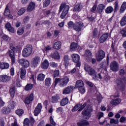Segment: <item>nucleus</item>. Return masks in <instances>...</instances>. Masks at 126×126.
I'll return each instance as SVG.
<instances>
[{
  "instance_id": "obj_21",
  "label": "nucleus",
  "mask_w": 126,
  "mask_h": 126,
  "mask_svg": "<svg viewBox=\"0 0 126 126\" xmlns=\"http://www.w3.org/2000/svg\"><path fill=\"white\" fill-rule=\"evenodd\" d=\"M62 47V42L61 41H57L54 43L52 48L55 50H60Z\"/></svg>"
},
{
  "instance_id": "obj_42",
  "label": "nucleus",
  "mask_w": 126,
  "mask_h": 126,
  "mask_svg": "<svg viewBox=\"0 0 126 126\" xmlns=\"http://www.w3.org/2000/svg\"><path fill=\"white\" fill-rule=\"evenodd\" d=\"M9 92L11 94V97H12V98H13V97H14V95L15 94V87H13L10 88L9 90Z\"/></svg>"
},
{
  "instance_id": "obj_5",
  "label": "nucleus",
  "mask_w": 126,
  "mask_h": 126,
  "mask_svg": "<svg viewBox=\"0 0 126 126\" xmlns=\"http://www.w3.org/2000/svg\"><path fill=\"white\" fill-rule=\"evenodd\" d=\"M93 111V108H92V107H91L90 105H88L84 110L82 111V114L83 116H86L87 117H88V118H90V117H91L90 114Z\"/></svg>"
},
{
  "instance_id": "obj_27",
  "label": "nucleus",
  "mask_w": 126,
  "mask_h": 126,
  "mask_svg": "<svg viewBox=\"0 0 126 126\" xmlns=\"http://www.w3.org/2000/svg\"><path fill=\"white\" fill-rule=\"evenodd\" d=\"M26 74V69L25 68L22 67L20 68V77L21 79L25 78V75Z\"/></svg>"
},
{
  "instance_id": "obj_37",
  "label": "nucleus",
  "mask_w": 126,
  "mask_h": 126,
  "mask_svg": "<svg viewBox=\"0 0 126 126\" xmlns=\"http://www.w3.org/2000/svg\"><path fill=\"white\" fill-rule=\"evenodd\" d=\"M121 102V100L120 98H117L116 99H112L110 101L111 104L112 105H119Z\"/></svg>"
},
{
  "instance_id": "obj_11",
  "label": "nucleus",
  "mask_w": 126,
  "mask_h": 126,
  "mask_svg": "<svg viewBox=\"0 0 126 126\" xmlns=\"http://www.w3.org/2000/svg\"><path fill=\"white\" fill-rule=\"evenodd\" d=\"M84 27V25L83 24V23L82 22H79L75 25L73 29L75 31H77V32H80V31L82 30V28Z\"/></svg>"
},
{
  "instance_id": "obj_63",
  "label": "nucleus",
  "mask_w": 126,
  "mask_h": 126,
  "mask_svg": "<svg viewBox=\"0 0 126 126\" xmlns=\"http://www.w3.org/2000/svg\"><path fill=\"white\" fill-rule=\"evenodd\" d=\"M91 68V67H90L89 65H85L84 69L85 70H86V71H88Z\"/></svg>"
},
{
  "instance_id": "obj_38",
  "label": "nucleus",
  "mask_w": 126,
  "mask_h": 126,
  "mask_svg": "<svg viewBox=\"0 0 126 126\" xmlns=\"http://www.w3.org/2000/svg\"><path fill=\"white\" fill-rule=\"evenodd\" d=\"M45 75L43 73H40L37 75V80L38 81H43L45 79Z\"/></svg>"
},
{
  "instance_id": "obj_36",
  "label": "nucleus",
  "mask_w": 126,
  "mask_h": 126,
  "mask_svg": "<svg viewBox=\"0 0 126 126\" xmlns=\"http://www.w3.org/2000/svg\"><path fill=\"white\" fill-rule=\"evenodd\" d=\"M68 103V98L67 97H65L63 98L60 102L61 106H65Z\"/></svg>"
},
{
  "instance_id": "obj_18",
  "label": "nucleus",
  "mask_w": 126,
  "mask_h": 126,
  "mask_svg": "<svg viewBox=\"0 0 126 126\" xmlns=\"http://www.w3.org/2000/svg\"><path fill=\"white\" fill-rule=\"evenodd\" d=\"M33 99H34L33 94H31L29 96L26 98L25 100V103L28 104H30V103L33 101Z\"/></svg>"
},
{
  "instance_id": "obj_60",
  "label": "nucleus",
  "mask_w": 126,
  "mask_h": 126,
  "mask_svg": "<svg viewBox=\"0 0 126 126\" xmlns=\"http://www.w3.org/2000/svg\"><path fill=\"white\" fill-rule=\"evenodd\" d=\"M51 66L52 67H58V63L53 62L50 64Z\"/></svg>"
},
{
  "instance_id": "obj_3",
  "label": "nucleus",
  "mask_w": 126,
  "mask_h": 126,
  "mask_svg": "<svg viewBox=\"0 0 126 126\" xmlns=\"http://www.w3.org/2000/svg\"><path fill=\"white\" fill-rule=\"evenodd\" d=\"M32 45L30 44L27 45L23 49L22 55L24 58H27L32 54Z\"/></svg>"
},
{
  "instance_id": "obj_35",
  "label": "nucleus",
  "mask_w": 126,
  "mask_h": 126,
  "mask_svg": "<svg viewBox=\"0 0 126 126\" xmlns=\"http://www.w3.org/2000/svg\"><path fill=\"white\" fill-rule=\"evenodd\" d=\"M120 24L121 27L126 26V16H124L120 21Z\"/></svg>"
},
{
  "instance_id": "obj_20",
  "label": "nucleus",
  "mask_w": 126,
  "mask_h": 126,
  "mask_svg": "<svg viewBox=\"0 0 126 126\" xmlns=\"http://www.w3.org/2000/svg\"><path fill=\"white\" fill-rule=\"evenodd\" d=\"M108 37L109 34L108 33L102 34L99 38V42L101 44H102V43H104V42H105L108 39Z\"/></svg>"
},
{
  "instance_id": "obj_13",
  "label": "nucleus",
  "mask_w": 126,
  "mask_h": 126,
  "mask_svg": "<svg viewBox=\"0 0 126 126\" xmlns=\"http://www.w3.org/2000/svg\"><path fill=\"white\" fill-rule=\"evenodd\" d=\"M4 15L6 17H8L9 19H13V16L10 14V10L8 8V5H6L4 11Z\"/></svg>"
},
{
  "instance_id": "obj_19",
  "label": "nucleus",
  "mask_w": 126,
  "mask_h": 126,
  "mask_svg": "<svg viewBox=\"0 0 126 126\" xmlns=\"http://www.w3.org/2000/svg\"><path fill=\"white\" fill-rule=\"evenodd\" d=\"M9 56L11 59V62L12 63H15V56L14 55V52L13 50H10L8 51Z\"/></svg>"
},
{
  "instance_id": "obj_43",
  "label": "nucleus",
  "mask_w": 126,
  "mask_h": 126,
  "mask_svg": "<svg viewBox=\"0 0 126 126\" xmlns=\"http://www.w3.org/2000/svg\"><path fill=\"white\" fill-rule=\"evenodd\" d=\"M77 48V43H72L70 45V51L72 52L75 51V49Z\"/></svg>"
},
{
  "instance_id": "obj_28",
  "label": "nucleus",
  "mask_w": 126,
  "mask_h": 126,
  "mask_svg": "<svg viewBox=\"0 0 126 126\" xmlns=\"http://www.w3.org/2000/svg\"><path fill=\"white\" fill-rule=\"evenodd\" d=\"M84 86V83L81 80H79L76 81L75 87L76 88H81Z\"/></svg>"
},
{
  "instance_id": "obj_56",
  "label": "nucleus",
  "mask_w": 126,
  "mask_h": 126,
  "mask_svg": "<svg viewBox=\"0 0 126 126\" xmlns=\"http://www.w3.org/2000/svg\"><path fill=\"white\" fill-rule=\"evenodd\" d=\"M110 124H115V125H118L119 124V120H115L114 119H111L110 120Z\"/></svg>"
},
{
  "instance_id": "obj_1",
  "label": "nucleus",
  "mask_w": 126,
  "mask_h": 126,
  "mask_svg": "<svg viewBox=\"0 0 126 126\" xmlns=\"http://www.w3.org/2000/svg\"><path fill=\"white\" fill-rule=\"evenodd\" d=\"M68 82H69V78L67 76H65L63 78H55L54 80V86L56 87L58 84L60 87H64L67 85Z\"/></svg>"
},
{
  "instance_id": "obj_61",
  "label": "nucleus",
  "mask_w": 126,
  "mask_h": 126,
  "mask_svg": "<svg viewBox=\"0 0 126 126\" xmlns=\"http://www.w3.org/2000/svg\"><path fill=\"white\" fill-rule=\"evenodd\" d=\"M30 79L32 80L33 82H35V80H36V76L34 75H32L30 77Z\"/></svg>"
},
{
  "instance_id": "obj_46",
  "label": "nucleus",
  "mask_w": 126,
  "mask_h": 126,
  "mask_svg": "<svg viewBox=\"0 0 126 126\" xmlns=\"http://www.w3.org/2000/svg\"><path fill=\"white\" fill-rule=\"evenodd\" d=\"M16 114L19 117H21L24 114V110L23 109H18L16 111Z\"/></svg>"
},
{
  "instance_id": "obj_4",
  "label": "nucleus",
  "mask_w": 126,
  "mask_h": 126,
  "mask_svg": "<svg viewBox=\"0 0 126 126\" xmlns=\"http://www.w3.org/2000/svg\"><path fill=\"white\" fill-rule=\"evenodd\" d=\"M110 70L114 71V72H117L120 70V65L119 63L116 61H113L110 64Z\"/></svg>"
},
{
  "instance_id": "obj_30",
  "label": "nucleus",
  "mask_w": 126,
  "mask_h": 126,
  "mask_svg": "<svg viewBox=\"0 0 126 126\" xmlns=\"http://www.w3.org/2000/svg\"><path fill=\"white\" fill-rule=\"evenodd\" d=\"M72 58L74 63H78V62H79V60H80L79 55L77 54H73L72 55Z\"/></svg>"
},
{
  "instance_id": "obj_32",
  "label": "nucleus",
  "mask_w": 126,
  "mask_h": 126,
  "mask_svg": "<svg viewBox=\"0 0 126 126\" xmlns=\"http://www.w3.org/2000/svg\"><path fill=\"white\" fill-rule=\"evenodd\" d=\"M9 67V64L6 63H0V68L1 69H7Z\"/></svg>"
},
{
  "instance_id": "obj_58",
  "label": "nucleus",
  "mask_w": 126,
  "mask_h": 126,
  "mask_svg": "<svg viewBox=\"0 0 126 126\" xmlns=\"http://www.w3.org/2000/svg\"><path fill=\"white\" fill-rule=\"evenodd\" d=\"M10 49L11 50H12V51H13V52H17V51H18L19 48L17 46H10Z\"/></svg>"
},
{
  "instance_id": "obj_34",
  "label": "nucleus",
  "mask_w": 126,
  "mask_h": 126,
  "mask_svg": "<svg viewBox=\"0 0 126 126\" xmlns=\"http://www.w3.org/2000/svg\"><path fill=\"white\" fill-rule=\"evenodd\" d=\"M102 73H98L97 75V73L93 76V78L94 80H98V79H102Z\"/></svg>"
},
{
  "instance_id": "obj_17",
  "label": "nucleus",
  "mask_w": 126,
  "mask_h": 126,
  "mask_svg": "<svg viewBox=\"0 0 126 126\" xmlns=\"http://www.w3.org/2000/svg\"><path fill=\"white\" fill-rule=\"evenodd\" d=\"M60 100H61V97L59 94H57L51 97V102L53 103H58Z\"/></svg>"
},
{
  "instance_id": "obj_24",
  "label": "nucleus",
  "mask_w": 126,
  "mask_h": 126,
  "mask_svg": "<svg viewBox=\"0 0 126 126\" xmlns=\"http://www.w3.org/2000/svg\"><path fill=\"white\" fill-rule=\"evenodd\" d=\"M106 7V5H104V4H99L97 8V12H99L100 14L103 12V11L104 9H105Z\"/></svg>"
},
{
  "instance_id": "obj_31",
  "label": "nucleus",
  "mask_w": 126,
  "mask_h": 126,
  "mask_svg": "<svg viewBox=\"0 0 126 126\" xmlns=\"http://www.w3.org/2000/svg\"><path fill=\"white\" fill-rule=\"evenodd\" d=\"M35 3L33 2H31L27 8L28 11H32L33 9H35Z\"/></svg>"
},
{
  "instance_id": "obj_41",
  "label": "nucleus",
  "mask_w": 126,
  "mask_h": 126,
  "mask_svg": "<svg viewBox=\"0 0 126 126\" xmlns=\"http://www.w3.org/2000/svg\"><path fill=\"white\" fill-rule=\"evenodd\" d=\"M126 9V2H124L120 7V13H123Z\"/></svg>"
},
{
  "instance_id": "obj_23",
  "label": "nucleus",
  "mask_w": 126,
  "mask_h": 126,
  "mask_svg": "<svg viewBox=\"0 0 126 126\" xmlns=\"http://www.w3.org/2000/svg\"><path fill=\"white\" fill-rule=\"evenodd\" d=\"M10 108L7 107H4L1 110V113L3 115H7L10 113Z\"/></svg>"
},
{
  "instance_id": "obj_55",
  "label": "nucleus",
  "mask_w": 126,
  "mask_h": 126,
  "mask_svg": "<svg viewBox=\"0 0 126 126\" xmlns=\"http://www.w3.org/2000/svg\"><path fill=\"white\" fill-rule=\"evenodd\" d=\"M120 8V6H119V2L118 1L114 3V11H117L118 9Z\"/></svg>"
},
{
  "instance_id": "obj_49",
  "label": "nucleus",
  "mask_w": 126,
  "mask_h": 126,
  "mask_svg": "<svg viewBox=\"0 0 126 126\" xmlns=\"http://www.w3.org/2000/svg\"><path fill=\"white\" fill-rule=\"evenodd\" d=\"M25 11H26V9L25 8H22L18 11V15L19 16L22 15L23 14H24Z\"/></svg>"
},
{
  "instance_id": "obj_54",
  "label": "nucleus",
  "mask_w": 126,
  "mask_h": 126,
  "mask_svg": "<svg viewBox=\"0 0 126 126\" xmlns=\"http://www.w3.org/2000/svg\"><path fill=\"white\" fill-rule=\"evenodd\" d=\"M75 26V24L73 23V22L70 21L68 23V26L69 29H71L72 28H74V26Z\"/></svg>"
},
{
  "instance_id": "obj_26",
  "label": "nucleus",
  "mask_w": 126,
  "mask_h": 126,
  "mask_svg": "<svg viewBox=\"0 0 126 126\" xmlns=\"http://www.w3.org/2000/svg\"><path fill=\"white\" fill-rule=\"evenodd\" d=\"M5 27L7 29L8 31H9V32H11V33H14V32H15L14 31V28L11 27V25L9 23L6 24Z\"/></svg>"
},
{
  "instance_id": "obj_25",
  "label": "nucleus",
  "mask_w": 126,
  "mask_h": 126,
  "mask_svg": "<svg viewBox=\"0 0 126 126\" xmlns=\"http://www.w3.org/2000/svg\"><path fill=\"white\" fill-rule=\"evenodd\" d=\"M72 89H73V87L69 86L63 90V94H69Z\"/></svg>"
},
{
  "instance_id": "obj_62",
  "label": "nucleus",
  "mask_w": 126,
  "mask_h": 126,
  "mask_svg": "<svg viewBox=\"0 0 126 126\" xmlns=\"http://www.w3.org/2000/svg\"><path fill=\"white\" fill-rule=\"evenodd\" d=\"M63 107H59L57 109L56 112H57V113H62L63 112Z\"/></svg>"
},
{
  "instance_id": "obj_8",
  "label": "nucleus",
  "mask_w": 126,
  "mask_h": 126,
  "mask_svg": "<svg viewBox=\"0 0 126 126\" xmlns=\"http://www.w3.org/2000/svg\"><path fill=\"white\" fill-rule=\"evenodd\" d=\"M18 63L23 67H28L30 65L29 61L26 59H22L18 60Z\"/></svg>"
},
{
  "instance_id": "obj_52",
  "label": "nucleus",
  "mask_w": 126,
  "mask_h": 126,
  "mask_svg": "<svg viewBox=\"0 0 126 126\" xmlns=\"http://www.w3.org/2000/svg\"><path fill=\"white\" fill-rule=\"evenodd\" d=\"M126 74V71L124 70V69H121L119 71V75L121 76H124Z\"/></svg>"
},
{
  "instance_id": "obj_53",
  "label": "nucleus",
  "mask_w": 126,
  "mask_h": 126,
  "mask_svg": "<svg viewBox=\"0 0 126 126\" xmlns=\"http://www.w3.org/2000/svg\"><path fill=\"white\" fill-rule=\"evenodd\" d=\"M81 10V9L80 8V5L77 4L74 7L73 11L75 12H76V11H80Z\"/></svg>"
},
{
  "instance_id": "obj_22",
  "label": "nucleus",
  "mask_w": 126,
  "mask_h": 126,
  "mask_svg": "<svg viewBox=\"0 0 126 126\" xmlns=\"http://www.w3.org/2000/svg\"><path fill=\"white\" fill-rule=\"evenodd\" d=\"M50 57L54 60H60V57L59 52L57 51H55L53 53H52L50 55Z\"/></svg>"
},
{
  "instance_id": "obj_47",
  "label": "nucleus",
  "mask_w": 126,
  "mask_h": 126,
  "mask_svg": "<svg viewBox=\"0 0 126 126\" xmlns=\"http://www.w3.org/2000/svg\"><path fill=\"white\" fill-rule=\"evenodd\" d=\"M88 73L90 75H93V76L96 74V71L94 68L91 67V68L88 71Z\"/></svg>"
},
{
  "instance_id": "obj_48",
  "label": "nucleus",
  "mask_w": 126,
  "mask_h": 126,
  "mask_svg": "<svg viewBox=\"0 0 126 126\" xmlns=\"http://www.w3.org/2000/svg\"><path fill=\"white\" fill-rule=\"evenodd\" d=\"M33 84H28L26 87H25V90L26 91H29V90H31L32 89V88H33Z\"/></svg>"
},
{
  "instance_id": "obj_45",
  "label": "nucleus",
  "mask_w": 126,
  "mask_h": 126,
  "mask_svg": "<svg viewBox=\"0 0 126 126\" xmlns=\"http://www.w3.org/2000/svg\"><path fill=\"white\" fill-rule=\"evenodd\" d=\"M51 3V0H44L43 2V7H47Z\"/></svg>"
},
{
  "instance_id": "obj_7",
  "label": "nucleus",
  "mask_w": 126,
  "mask_h": 126,
  "mask_svg": "<svg viewBox=\"0 0 126 126\" xmlns=\"http://www.w3.org/2000/svg\"><path fill=\"white\" fill-rule=\"evenodd\" d=\"M34 123H35V120L32 117H30V120L28 118L25 119L24 121V126H30V124L31 126H33L34 125Z\"/></svg>"
},
{
  "instance_id": "obj_16",
  "label": "nucleus",
  "mask_w": 126,
  "mask_h": 126,
  "mask_svg": "<svg viewBox=\"0 0 126 126\" xmlns=\"http://www.w3.org/2000/svg\"><path fill=\"white\" fill-rule=\"evenodd\" d=\"M70 60V58H69V56H68V55H64L63 58V62H64L63 64L64 65H65V66H67V65L69 64Z\"/></svg>"
},
{
  "instance_id": "obj_64",
  "label": "nucleus",
  "mask_w": 126,
  "mask_h": 126,
  "mask_svg": "<svg viewBox=\"0 0 126 126\" xmlns=\"http://www.w3.org/2000/svg\"><path fill=\"white\" fill-rule=\"evenodd\" d=\"M0 126H4V121L3 119H0Z\"/></svg>"
},
{
  "instance_id": "obj_10",
  "label": "nucleus",
  "mask_w": 126,
  "mask_h": 126,
  "mask_svg": "<svg viewBox=\"0 0 126 126\" xmlns=\"http://www.w3.org/2000/svg\"><path fill=\"white\" fill-rule=\"evenodd\" d=\"M87 103L88 102L85 103L82 106L80 104L76 105L72 109V112H75V111H77V110H78V112H81V111L86 107Z\"/></svg>"
},
{
  "instance_id": "obj_33",
  "label": "nucleus",
  "mask_w": 126,
  "mask_h": 126,
  "mask_svg": "<svg viewBox=\"0 0 126 126\" xmlns=\"http://www.w3.org/2000/svg\"><path fill=\"white\" fill-rule=\"evenodd\" d=\"M49 61H48V60H45L42 63L41 67L43 69H47L48 67H49Z\"/></svg>"
},
{
  "instance_id": "obj_12",
  "label": "nucleus",
  "mask_w": 126,
  "mask_h": 126,
  "mask_svg": "<svg viewBox=\"0 0 126 126\" xmlns=\"http://www.w3.org/2000/svg\"><path fill=\"white\" fill-rule=\"evenodd\" d=\"M84 56L86 58V60L89 63L91 62V59H92V53L90 50L87 49L85 51Z\"/></svg>"
},
{
  "instance_id": "obj_29",
  "label": "nucleus",
  "mask_w": 126,
  "mask_h": 126,
  "mask_svg": "<svg viewBox=\"0 0 126 126\" xmlns=\"http://www.w3.org/2000/svg\"><path fill=\"white\" fill-rule=\"evenodd\" d=\"M78 126H87L89 125V123L86 120H84L82 121L78 122L77 123Z\"/></svg>"
},
{
  "instance_id": "obj_6",
  "label": "nucleus",
  "mask_w": 126,
  "mask_h": 126,
  "mask_svg": "<svg viewBox=\"0 0 126 126\" xmlns=\"http://www.w3.org/2000/svg\"><path fill=\"white\" fill-rule=\"evenodd\" d=\"M106 53L104 52V51L102 50H99L97 53L95 54L96 60L97 62H100L104 58H105V56Z\"/></svg>"
},
{
  "instance_id": "obj_9",
  "label": "nucleus",
  "mask_w": 126,
  "mask_h": 126,
  "mask_svg": "<svg viewBox=\"0 0 126 126\" xmlns=\"http://www.w3.org/2000/svg\"><path fill=\"white\" fill-rule=\"evenodd\" d=\"M41 61V59H40V57L38 56H36L34 58H32V67H36L39 63H40V62Z\"/></svg>"
},
{
  "instance_id": "obj_39",
  "label": "nucleus",
  "mask_w": 126,
  "mask_h": 126,
  "mask_svg": "<svg viewBox=\"0 0 126 126\" xmlns=\"http://www.w3.org/2000/svg\"><path fill=\"white\" fill-rule=\"evenodd\" d=\"M15 106H16V104L13 100H10L9 102L8 107L10 109H14L15 108Z\"/></svg>"
},
{
  "instance_id": "obj_59",
  "label": "nucleus",
  "mask_w": 126,
  "mask_h": 126,
  "mask_svg": "<svg viewBox=\"0 0 126 126\" xmlns=\"http://www.w3.org/2000/svg\"><path fill=\"white\" fill-rule=\"evenodd\" d=\"M97 34H98V31L97 30V29H94L93 33V38L96 37V36H97Z\"/></svg>"
},
{
  "instance_id": "obj_2",
  "label": "nucleus",
  "mask_w": 126,
  "mask_h": 126,
  "mask_svg": "<svg viewBox=\"0 0 126 126\" xmlns=\"http://www.w3.org/2000/svg\"><path fill=\"white\" fill-rule=\"evenodd\" d=\"M63 10V11L61 14L60 17L62 19H64V18H65L67 13H68V10H69V5H66V3H65L61 4L60 7L59 12H61Z\"/></svg>"
},
{
  "instance_id": "obj_50",
  "label": "nucleus",
  "mask_w": 126,
  "mask_h": 126,
  "mask_svg": "<svg viewBox=\"0 0 126 126\" xmlns=\"http://www.w3.org/2000/svg\"><path fill=\"white\" fill-rule=\"evenodd\" d=\"M17 33L18 35H22L24 33V28H20L18 29Z\"/></svg>"
},
{
  "instance_id": "obj_57",
  "label": "nucleus",
  "mask_w": 126,
  "mask_h": 126,
  "mask_svg": "<svg viewBox=\"0 0 126 126\" xmlns=\"http://www.w3.org/2000/svg\"><path fill=\"white\" fill-rule=\"evenodd\" d=\"M79 91L81 94H84L85 93V88L84 87L80 88H79Z\"/></svg>"
},
{
  "instance_id": "obj_44",
  "label": "nucleus",
  "mask_w": 126,
  "mask_h": 126,
  "mask_svg": "<svg viewBox=\"0 0 126 126\" xmlns=\"http://www.w3.org/2000/svg\"><path fill=\"white\" fill-rule=\"evenodd\" d=\"M114 11V8L112 6H108L105 9L106 13H112Z\"/></svg>"
},
{
  "instance_id": "obj_14",
  "label": "nucleus",
  "mask_w": 126,
  "mask_h": 126,
  "mask_svg": "<svg viewBox=\"0 0 126 126\" xmlns=\"http://www.w3.org/2000/svg\"><path fill=\"white\" fill-rule=\"evenodd\" d=\"M11 78L6 75H1L0 76V82H8L10 81Z\"/></svg>"
},
{
  "instance_id": "obj_40",
  "label": "nucleus",
  "mask_w": 126,
  "mask_h": 126,
  "mask_svg": "<svg viewBox=\"0 0 126 126\" xmlns=\"http://www.w3.org/2000/svg\"><path fill=\"white\" fill-rule=\"evenodd\" d=\"M51 81L52 79L50 78H47L45 80V85L47 87H50L51 86Z\"/></svg>"
},
{
  "instance_id": "obj_51",
  "label": "nucleus",
  "mask_w": 126,
  "mask_h": 126,
  "mask_svg": "<svg viewBox=\"0 0 126 126\" xmlns=\"http://www.w3.org/2000/svg\"><path fill=\"white\" fill-rule=\"evenodd\" d=\"M60 75V70H56L54 71L53 76L54 78H56V77H58Z\"/></svg>"
},
{
  "instance_id": "obj_15",
  "label": "nucleus",
  "mask_w": 126,
  "mask_h": 126,
  "mask_svg": "<svg viewBox=\"0 0 126 126\" xmlns=\"http://www.w3.org/2000/svg\"><path fill=\"white\" fill-rule=\"evenodd\" d=\"M41 110H42V104L38 103L34 110V116H38L41 113Z\"/></svg>"
}]
</instances>
